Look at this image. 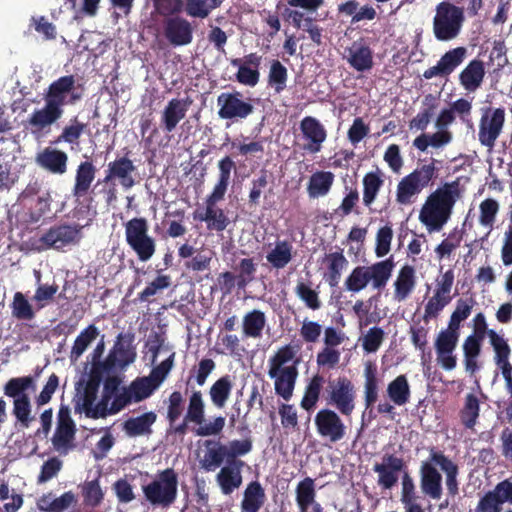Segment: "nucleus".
<instances>
[{
  "mask_svg": "<svg viewBox=\"0 0 512 512\" xmlns=\"http://www.w3.org/2000/svg\"><path fill=\"white\" fill-rule=\"evenodd\" d=\"M82 98L75 90L73 75L61 76L53 81L43 94L44 106L35 109L28 118L32 132H41L56 123L64 114L66 105H74Z\"/></svg>",
  "mask_w": 512,
  "mask_h": 512,
  "instance_id": "obj_1",
  "label": "nucleus"
},
{
  "mask_svg": "<svg viewBox=\"0 0 512 512\" xmlns=\"http://www.w3.org/2000/svg\"><path fill=\"white\" fill-rule=\"evenodd\" d=\"M460 194V184L456 180L445 183L429 195L419 215L420 221L429 231H437L443 227L448 221Z\"/></svg>",
  "mask_w": 512,
  "mask_h": 512,
  "instance_id": "obj_2",
  "label": "nucleus"
},
{
  "mask_svg": "<svg viewBox=\"0 0 512 512\" xmlns=\"http://www.w3.org/2000/svg\"><path fill=\"white\" fill-rule=\"evenodd\" d=\"M395 263L392 257L376 262L370 266H356L344 282L345 289L357 293L371 282L372 288L382 290L387 285Z\"/></svg>",
  "mask_w": 512,
  "mask_h": 512,
  "instance_id": "obj_3",
  "label": "nucleus"
},
{
  "mask_svg": "<svg viewBox=\"0 0 512 512\" xmlns=\"http://www.w3.org/2000/svg\"><path fill=\"white\" fill-rule=\"evenodd\" d=\"M35 388L36 382L31 375L10 378L3 386L4 395L13 399L12 414L23 429L29 428L35 419L28 394Z\"/></svg>",
  "mask_w": 512,
  "mask_h": 512,
  "instance_id": "obj_4",
  "label": "nucleus"
},
{
  "mask_svg": "<svg viewBox=\"0 0 512 512\" xmlns=\"http://www.w3.org/2000/svg\"><path fill=\"white\" fill-rule=\"evenodd\" d=\"M146 501L154 506L169 508L178 495V475L172 468H166L157 474L150 483L142 486Z\"/></svg>",
  "mask_w": 512,
  "mask_h": 512,
  "instance_id": "obj_5",
  "label": "nucleus"
},
{
  "mask_svg": "<svg viewBox=\"0 0 512 512\" xmlns=\"http://www.w3.org/2000/svg\"><path fill=\"white\" fill-rule=\"evenodd\" d=\"M125 240L141 262H148L156 252V240L149 234L144 217H134L124 224Z\"/></svg>",
  "mask_w": 512,
  "mask_h": 512,
  "instance_id": "obj_6",
  "label": "nucleus"
},
{
  "mask_svg": "<svg viewBox=\"0 0 512 512\" xmlns=\"http://www.w3.org/2000/svg\"><path fill=\"white\" fill-rule=\"evenodd\" d=\"M436 14L433 19V33L439 41L455 39L464 22L463 7L442 1L436 6Z\"/></svg>",
  "mask_w": 512,
  "mask_h": 512,
  "instance_id": "obj_7",
  "label": "nucleus"
},
{
  "mask_svg": "<svg viewBox=\"0 0 512 512\" xmlns=\"http://www.w3.org/2000/svg\"><path fill=\"white\" fill-rule=\"evenodd\" d=\"M205 402L200 390L193 391L188 399V407L185 414L186 421L197 426L194 433L200 437L216 436L222 433L226 419L223 416H217L212 421L207 422L205 418Z\"/></svg>",
  "mask_w": 512,
  "mask_h": 512,
  "instance_id": "obj_8",
  "label": "nucleus"
},
{
  "mask_svg": "<svg viewBox=\"0 0 512 512\" xmlns=\"http://www.w3.org/2000/svg\"><path fill=\"white\" fill-rule=\"evenodd\" d=\"M217 107L218 117L232 123L244 121L255 111L253 100L238 90L220 93L217 96Z\"/></svg>",
  "mask_w": 512,
  "mask_h": 512,
  "instance_id": "obj_9",
  "label": "nucleus"
},
{
  "mask_svg": "<svg viewBox=\"0 0 512 512\" xmlns=\"http://www.w3.org/2000/svg\"><path fill=\"white\" fill-rule=\"evenodd\" d=\"M325 400L344 417H351L356 407V390L352 381L343 376L329 382Z\"/></svg>",
  "mask_w": 512,
  "mask_h": 512,
  "instance_id": "obj_10",
  "label": "nucleus"
},
{
  "mask_svg": "<svg viewBox=\"0 0 512 512\" xmlns=\"http://www.w3.org/2000/svg\"><path fill=\"white\" fill-rule=\"evenodd\" d=\"M82 226L79 224H58L43 233L38 242L40 249L62 250L67 246L78 244L82 238Z\"/></svg>",
  "mask_w": 512,
  "mask_h": 512,
  "instance_id": "obj_11",
  "label": "nucleus"
},
{
  "mask_svg": "<svg viewBox=\"0 0 512 512\" xmlns=\"http://www.w3.org/2000/svg\"><path fill=\"white\" fill-rule=\"evenodd\" d=\"M435 174L434 164L423 165L403 177L397 186L396 200L400 204L412 203V197L419 194L432 180Z\"/></svg>",
  "mask_w": 512,
  "mask_h": 512,
  "instance_id": "obj_12",
  "label": "nucleus"
},
{
  "mask_svg": "<svg viewBox=\"0 0 512 512\" xmlns=\"http://www.w3.org/2000/svg\"><path fill=\"white\" fill-rule=\"evenodd\" d=\"M454 284V272L448 269L436 279V288L434 295L428 300L425 306L424 320L428 322L430 318H435L448 305L453 296L451 294Z\"/></svg>",
  "mask_w": 512,
  "mask_h": 512,
  "instance_id": "obj_13",
  "label": "nucleus"
},
{
  "mask_svg": "<svg viewBox=\"0 0 512 512\" xmlns=\"http://www.w3.org/2000/svg\"><path fill=\"white\" fill-rule=\"evenodd\" d=\"M341 414L330 408L320 409L315 417L314 424L318 435L332 443L344 439L347 427L342 421Z\"/></svg>",
  "mask_w": 512,
  "mask_h": 512,
  "instance_id": "obj_14",
  "label": "nucleus"
},
{
  "mask_svg": "<svg viewBox=\"0 0 512 512\" xmlns=\"http://www.w3.org/2000/svg\"><path fill=\"white\" fill-rule=\"evenodd\" d=\"M373 471L378 475V486L384 490H390L398 483L400 474L407 471V466L402 457L385 453L381 462L373 465Z\"/></svg>",
  "mask_w": 512,
  "mask_h": 512,
  "instance_id": "obj_15",
  "label": "nucleus"
},
{
  "mask_svg": "<svg viewBox=\"0 0 512 512\" xmlns=\"http://www.w3.org/2000/svg\"><path fill=\"white\" fill-rule=\"evenodd\" d=\"M137 167L134 162L126 155L116 157L113 161L107 164V168L104 171L103 179L97 181V185L100 182L116 181L124 189L129 190L136 185L135 175Z\"/></svg>",
  "mask_w": 512,
  "mask_h": 512,
  "instance_id": "obj_16",
  "label": "nucleus"
},
{
  "mask_svg": "<svg viewBox=\"0 0 512 512\" xmlns=\"http://www.w3.org/2000/svg\"><path fill=\"white\" fill-rule=\"evenodd\" d=\"M163 35L174 47L186 46L193 40V27L182 16L164 18Z\"/></svg>",
  "mask_w": 512,
  "mask_h": 512,
  "instance_id": "obj_17",
  "label": "nucleus"
},
{
  "mask_svg": "<svg viewBox=\"0 0 512 512\" xmlns=\"http://www.w3.org/2000/svg\"><path fill=\"white\" fill-rule=\"evenodd\" d=\"M261 61L262 56L256 52L249 53L243 58L231 59V65L238 68L235 74L236 81L244 86L255 87L260 80Z\"/></svg>",
  "mask_w": 512,
  "mask_h": 512,
  "instance_id": "obj_18",
  "label": "nucleus"
},
{
  "mask_svg": "<svg viewBox=\"0 0 512 512\" xmlns=\"http://www.w3.org/2000/svg\"><path fill=\"white\" fill-rule=\"evenodd\" d=\"M102 380L89 372L88 379H81L75 385V410L85 414L95 403Z\"/></svg>",
  "mask_w": 512,
  "mask_h": 512,
  "instance_id": "obj_19",
  "label": "nucleus"
},
{
  "mask_svg": "<svg viewBox=\"0 0 512 512\" xmlns=\"http://www.w3.org/2000/svg\"><path fill=\"white\" fill-rule=\"evenodd\" d=\"M435 466L436 464L430 458L421 463L420 487L424 495L433 500H439L442 497V475Z\"/></svg>",
  "mask_w": 512,
  "mask_h": 512,
  "instance_id": "obj_20",
  "label": "nucleus"
},
{
  "mask_svg": "<svg viewBox=\"0 0 512 512\" xmlns=\"http://www.w3.org/2000/svg\"><path fill=\"white\" fill-rule=\"evenodd\" d=\"M324 4V0H287V7L284 8L282 16L285 21H289L293 26L297 25V19L294 15H300V23L308 21V18L316 19L317 12Z\"/></svg>",
  "mask_w": 512,
  "mask_h": 512,
  "instance_id": "obj_21",
  "label": "nucleus"
},
{
  "mask_svg": "<svg viewBox=\"0 0 512 512\" xmlns=\"http://www.w3.org/2000/svg\"><path fill=\"white\" fill-rule=\"evenodd\" d=\"M300 130L308 141L303 149L313 154L320 152L327 138V131L320 121L312 116H306L300 122Z\"/></svg>",
  "mask_w": 512,
  "mask_h": 512,
  "instance_id": "obj_22",
  "label": "nucleus"
},
{
  "mask_svg": "<svg viewBox=\"0 0 512 512\" xmlns=\"http://www.w3.org/2000/svg\"><path fill=\"white\" fill-rule=\"evenodd\" d=\"M505 121L504 108H488L482 116V145L493 147Z\"/></svg>",
  "mask_w": 512,
  "mask_h": 512,
  "instance_id": "obj_23",
  "label": "nucleus"
},
{
  "mask_svg": "<svg viewBox=\"0 0 512 512\" xmlns=\"http://www.w3.org/2000/svg\"><path fill=\"white\" fill-rule=\"evenodd\" d=\"M97 168L91 159L81 161L75 170L72 195L76 200L86 197L96 178Z\"/></svg>",
  "mask_w": 512,
  "mask_h": 512,
  "instance_id": "obj_24",
  "label": "nucleus"
},
{
  "mask_svg": "<svg viewBox=\"0 0 512 512\" xmlns=\"http://www.w3.org/2000/svg\"><path fill=\"white\" fill-rule=\"evenodd\" d=\"M346 60L351 68L357 72H366L373 68V51L364 41L359 39L354 41L350 47L346 49Z\"/></svg>",
  "mask_w": 512,
  "mask_h": 512,
  "instance_id": "obj_25",
  "label": "nucleus"
},
{
  "mask_svg": "<svg viewBox=\"0 0 512 512\" xmlns=\"http://www.w3.org/2000/svg\"><path fill=\"white\" fill-rule=\"evenodd\" d=\"M466 49L457 47L446 52L438 61L437 65L426 69L424 78L432 79L436 76H448L460 65L465 57Z\"/></svg>",
  "mask_w": 512,
  "mask_h": 512,
  "instance_id": "obj_26",
  "label": "nucleus"
},
{
  "mask_svg": "<svg viewBox=\"0 0 512 512\" xmlns=\"http://www.w3.org/2000/svg\"><path fill=\"white\" fill-rule=\"evenodd\" d=\"M473 334L469 336L463 345L465 370L470 376H474L478 370L477 357L480 354V313L474 318Z\"/></svg>",
  "mask_w": 512,
  "mask_h": 512,
  "instance_id": "obj_27",
  "label": "nucleus"
},
{
  "mask_svg": "<svg viewBox=\"0 0 512 512\" xmlns=\"http://www.w3.org/2000/svg\"><path fill=\"white\" fill-rule=\"evenodd\" d=\"M36 162L50 173L62 175L67 171L68 155L60 149L46 147L37 154Z\"/></svg>",
  "mask_w": 512,
  "mask_h": 512,
  "instance_id": "obj_28",
  "label": "nucleus"
},
{
  "mask_svg": "<svg viewBox=\"0 0 512 512\" xmlns=\"http://www.w3.org/2000/svg\"><path fill=\"white\" fill-rule=\"evenodd\" d=\"M317 491L315 480L311 477H305L298 482L295 488V502L299 512L322 506L317 500Z\"/></svg>",
  "mask_w": 512,
  "mask_h": 512,
  "instance_id": "obj_29",
  "label": "nucleus"
},
{
  "mask_svg": "<svg viewBox=\"0 0 512 512\" xmlns=\"http://www.w3.org/2000/svg\"><path fill=\"white\" fill-rule=\"evenodd\" d=\"M237 463H228L221 467L216 475V481L224 495H230L242 484V468Z\"/></svg>",
  "mask_w": 512,
  "mask_h": 512,
  "instance_id": "obj_30",
  "label": "nucleus"
},
{
  "mask_svg": "<svg viewBox=\"0 0 512 512\" xmlns=\"http://www.w3.org/2000/svg\"><path fill=\"white\" fill-rule=\"evenodd\" d=\"M188 105L180 99L173 98L165 106L161 115V127L164 132L171 133L186 116Z\"/></svg>",
  "mask_w": 512,
  "mask_h": 512,
  "instance_id": "obj_31",
  "label": "nucleus"
},
{
  "mask_svg": "<svg viewBox=\"0 0 512 512\" xmlns=\"http://www.w3.org/2000/svg\"><path fill=\"white\" fill-rule=\"evenodd\" d=\"M324 261L327 264V270L323 275V279L331 288H335L339 285L342 272L346 269L349 262L344 256L342 249L326 254Z\"/></svg>",
  "mask_w": 512,
  "mask_h": 512,
  "instance_id": "obj_32",
  "label": "nucleus"
},
{
  "mask_svg": "<svg viewBox=\"0 0 512 512\" xmlns=\"http://www.w3.org/2000/svg\"><path fill=\"white\" fill-rule=\"evenodd\" d=\"M205 446L207 450L205 451L203 457L199 460L201 469L206 472H212L219 468L224 461L227 463L225 444L212 440H206Z\"/></svg>",
  "mask_w": 512,
  "mask_h": 512,
  "instance_id": "obj_33",
  "label": "nucleus"
},
{
  "mask_svg": "<svg viewBox=\"0 0 512 512\" xmlns=\"http://www.w3.org/2000/svg\"><path fill=\"white\" fill-rule=\"evenodd\" d=\"M297 376L298 370L296 365H291L283 369V371L277 372L276 376L269 377L275 380V393L285 401H289L293 396Z\"/></svg>",
  "mask_w": 512,
  "mask_h": 512,
  "instance_id": "obj_34",
  "label": "nucleus"
},
{
  "mask_svg": "<svg viewBox=\"0 0 512 512\" xmlns=\"http://www.w3.org/2000/svg\"><path fill=\"white\" fill-rule=\"evenodd\" d=\"M267 500L265 489L259 481L247 484L241 501L242 512H259Z\"/></svg>",
  "mask_w": 512,
  "mask_h": 512,
  "instance_id": "obj_35",
  "label": "nucleus"
},
{
  "mask_svg": "<svg viewBox=\"0 0 512 512\" xmlns=\"http://www.w3.org/2000/svg\"><path fill=\"white\" fill-rule=\"evenodd\" d=\"M430 459L446 474L447 489L450 495L454 496L458 492L457 465L446 455H444L442 451H436L434 449H431L430 451Z\"/></svg>",
  "mask_w": 512,
  "mask_h": 512,
  "instance_id": "obj_36",
  "label": "nucleus"
},
{
  "mask_svg": "<svg viewBox=\"0 0 512 512\" xmlns=\"http://www.w3.org/2000/svg\"><path fill=\"white\" fill-rule=\"evenodd\" d=\"M335 180V175L331 171H316L314 172L307 184L308 196L312 199L326 196Z\"/></svg>",
  "mask_w": 512,
  "mask_h": 512,
  "instance_id": "obj_37",
  "label": "nucleus"
},
{
  "mask_svg": "<svg viewBox=\"0 0 512 512\" xmlns=\"http://www.w3.org/2000/svg\"><path fill=\"white\" fill-rule=\"evenodd\" d=\"M505 502L512 503V481L509 479L499 482L493 491L482 497V511L497 508Z\"/></svg>",
  "mask_w": 512,
  "mask_h": 512,
  "instance_id": "obj_38",
  "label": "nucleus"
},
{
  "mask_svg": "<svg viewBox=\"0 0 512 512\" xmlns=\"http://www.w3.org/2000/svg\"><path fill=\"white\" fill-rule=\"evenodd\" d=\"M416 285L415 269L413 266L404 265L394 282V299L404 301L414 290Z\"/></svg>",
  "mask_w": 512,
  "mask_h": 512,
  "instance_id": "obj_39",
  "label": "nucleus"
},
{
  "mask_svg": "<svg viewBox=\"0 0 512 512\" xmlns=\"http://www.w3.org/2000/svg\"><path fill=\"white\" fill-rule=\"evenodd\" d=\"M194 219L207 223V229L210 231L222 232L230 223L224 210L217 208L216 204H206L205 213L194 214Z\"/></svg>",
  "mask_w": 512,
  "mask_h": 512,
  "instance_id": "obj_40",
  "label": "nucleus"
},
{
  "mask_svg": "<svg viewBox=\"0 0 512 512\" xmlns=\"http://www.w3.org/2000/svg\"><path fill=\"white\" fill-rule=\"evenodd\" d=\"M155 412H146L138 417H131L123 423V430L130 437L150 434L151 426L156 422Z\"/></svg>",
  "mask_w": 512,
  "mask_h": 512,
  "instance_id": "obj_41",
  "label": "nucleus"
},
{
  "mask_svg": "<svg viewBox=\"0 0 512 512\" xmlns=\"http://www.w3.org/2000/svg\"><path fill=\"white\" fill-rule=\"evenodd\" d=\"M383 173L377 169L374 172H368L364 175L363 183V197L362 201L365 207L371 211V205L375 202L377 195L384 185Z\"/></svg>",
  "mask_w": 512,
  "mask_h": 512,
  "instance_id": "obj_42",
  "label": "nucleus"
},
{
  "mask_svg": "<svg viewBox=\"0 0 512 512\" xmlns=\"http://www.w3.org/2000/svg\"><path fill=\"white\" fill-rule=\"evenodd\" d=\"M266 322V316L263 311L254 309L247 312L242 319L243 335L247 338H261Z\"/></svg>",
  "mask_w": 512,
  "mask_h": 512,
  "instance_id": "obj_43",
  "label": "nucleus"
},
{
  "mask_svg": "<svg viewBox=\"0 0 512 512\" xmlns=\"http://www.w3.org/2000/svg\"><path fill=\"white\" fill-rule=\"evenodd\" d=\"M338 12L346 16H351V24L358 23L363 20L372 21L376 18V9L371 5L359 7L356 0H348L338 6Z\"/></svg>",
  "mask_w": 512,
  "mask_h": 512,
  "instance_id": "obj_44",
  "label": "nucleus"
},
{
  "mask_svg": "<svg viewBox=\"0 0 512 512\" xmlns=\"http://www.w3.org/2000/svg\"><path fill=\"white\" fill-rule=\"evenodd\" d=\"M389 399L397 406H404L410 401L411 390L406 375H398L387 386Z\"/></svg>",
  "mask_w": 512,
  "mask_h": 512,
  "instance_id": "obj_45",
  "label": "nucleus"
},
{
  "mask_svg": "<svg viewBox=\"0 0 512 512\" xmlns=\"http://www.w3.org/2000/svg\"><path fill=\"white\" fill-rule=\"evenodd\" d=\"M233 382L230 375L217 379L209 389L211 403L218 409H223L231 395Z\"/></svg>",
  "mask_w": 512,
  "mask_h": 512,
  "instance_id": "obj_46",
  "label": "nucleus"
},
{
  "mask_svg": "<svg viewBox=\"0 0 512 512\" xmlns=\"http://www.w3.org/2000/svg\"><path fill=\"white\" fill-rule=\"evenodd\" d=\"M325 380L320 374L312 376L305 386L304 395L301 399L300 406L307 412L313 411L320 399V394Z\"/></svg>",
  "mask_w": 512,
  "mask_h": 512,
  "instance_id": "obj_47",
  "label": "nucleus"
},
{
  "mask_svg": "<svg viewBox=\"0 0 512 512\" xmlns=\"http://www.w3.org/2000/svg\"><path fill=\"white\" fill-rule=\"evenodd\" d=\"M364 377V404L365 408L369 409L378 399L377 367L374 363H366Z\"/></svg>",
  "mask_w": 512,
  "mask_h": 512,
  "instance_id": "obj_48",
  "label": "nucleus"
},
{
  "mask_svg": "<svg viewBox=\"0 0 512 512\" xmlns=\"http://www.w3.org/2000/svg\"><path fill=\"white\" fill-rule=\"evenodd\" d=\"M184 11L191 18L205 19L225 0H183Z\"/></svg>",
  "mask_w": 512,
  "mask_h": 512,
  "instance_id": "obj_49",
  "label": "nucleus"
},
{
  "mask_svg": "<svg viewBox=\"0 0 512 512\" xmlns=\"http://www.w3.org/2000/svg\"><path fill=\"white\" fill-rule=\"evenodd\" d=\"M293 246L290 242L283 240L276 242L275 247L266 255L267 261L273 268L282 269L292 260Z\"/></svg>",
  "mask_w": 512,
  "mask_h": 512,
  "instance_id": "obj_50",
  "label": "nucleus"
},
{
  "mask_svg": "<svg viewBox=\"0 0 512 512\" xmlns=\"http://www.w3.org/2000/svg\"><path fill=\"white\" fill-rule=\"evenodd\" d=\"M296 353V349L291 344L280 347L268 360V375L276 376L277 372L283 371L287 367L285 365L295 358Z\"/></svg>",
  "mask_w": 512,
  "mask_h": 512,
  "instance_id": "obj_51",
  "label": "nucleus"
},
{
  "mask_svg": "<svg viewBox=\"0 0 512 512\" xmlns=\"http://www.w3.org/2000/svg\"><path fill=\"white\" fill-rule=\"evenodd\" d=\"M485 337L489 339V343L495 352V360L509 358L511 350L507 341L495 330L487 328L485 318L482 315V340Z\"/></svg>",
  "mask_w": 512,
  "mask_h": 512,
  "instance_id": "obj_52",
  "label": "nucleus"
},
{
  "mask_svg": "<svg viewBox=\"0 0 512 512\" xmlns=\"http://www.w3.org/2000/svg\"><path fill=\"white\" fill-rule=\"evenodd\" d=\"M459 80L465 90L474 92L480 87V59L476 57L460 73Z\"/></svg>",
  "mask_w": 512,
  "mask_h": 512,
  "instance_id": "obj_53",
  "label": "nucleus"
},
{
  "mask_svg": "<svg viewBox=\"0 0 512 512\" xmlns=\"http://www.w3.org/2000/svg\"><path fill=\"white\" fill-rule=\"evenodd\" d=\"M253 448V443L250 438L242 439V440H232L226 445V456L228 463H237L236 465L244 466V461L238 459L241 456H244L251 452Z\"/></svg>",
  "mask_w": 512,
  "mask_h": 512,
  "instance_id": "obj_54",
  "label": "nucleus"
},
{
  "mask_svg": "<svg viewBox=\"0 0 512 512\" xmlns=\"http://www.w3.org/2000/svg\"><path fill=\"white\" fill-rule=\"evenodd\" d=\"M480 402L478 398L470 393L466 396L463 408L460 410L461 423L467 429H473L479 416Z\"/></svg>",
  "mask_w": 512,
  "mask_h": 512,
  "instance_id": "obj_55",
  "label": "nucleus"
},
{
  "mask_svg": "<svg viewBox=\"0 0 512 512\" xmlns=\"http://www.w3.org/2000/svg\"><path fill=\"white\" fill-rule=\"evenodd\" d=\"M287 79V68L279 60H273L268 73V85L276 93H281L286 88Z\"/></svg>",
  "mask_w": 512,
  "mask_h": 512,
  "instance_id": "obj_56",
  "label": "nucleus"
},
{
  "mask_svg": "<svg viewBox=\"0 0 512 512\" xmlns=\"http://www.w3.org/2000/svg\"><path fill=\"white\" fill-rule=\"evenodd\" d=\"M86 127L87 125L80 122L76 116L73 117L70 120V124L63 128L55 143L65 142L70 145H78L79 139L84 133Z\"/></svg>",
  "mask_w": 512,
  "mask_h": 512,
  "instance_id": "obj_57",
  "label": "nucleus"
},
{
  "mask_svg": "<svg viewBox=\"0 0 512 512\" xmlns=\"http://www.w3.org/2000/svg\"><path fill=\"white\" fill-rule=\"evenodd\" d=\"M99 332L95 325L91 324L86 327L80 334L76 337L74 344L71 349V357L78 359L87 347L94 341Z\"/></svg>",
  "mask_w": 512,
  "mask_h": 512,
  "instance_id": "obj_58",
  "label": "nucleus"
},
{
  "mask_svg": "<svg viewBox=\"0 0 512 512\" xmlns=\"http://www.w3.org/2000/svg\"><path fill=\"white\" fill-rule=\"evenodd\" d=\"M424 105L426 106L423 111L419 112L410 122L411 128L418 130H425L430 123L431 117L437 108L436 98L432 94H428L424 98Z\"/></svg>",
  "mask_w": 512,
  "mask_h": 512,
  "instance_id": "obj_59",
  "label": "nucleus"
},
{
  "mask_svg": "<svg viewBox=\"0 0 512 512\" xmlns=\"http://www.w3.org/2000/svg\"><path fill=\"white\" fill-rule=\"evenodd\" d=\"M134 402H140L152 395L157 386L153 383V379L149 377H139L131 382L128 386Z\"/></svg>",
  "mask_w": 512,
  "mask_h": 512,
  "instance_id": "obj_60",
  "label": "nucleus"
},
{
  "mask_svg": "<svg viewBox=\"0 0 512 512\" xmlns=\"http://www.w3.org/2000/svg\"><path fill=\"white\" fill-rule=\"evenodd\" d=\"M12 315L18 320L30 321L35 317L32 305L21 292H16L11 304Z\"/></svg>",
  "mask_w": 512,
  "mask_h": 512,
  "instance_id": "obj_61",
  "label": "nucleus"
},
{
  "mask_svg": "<svg viewBox=\"0 0 512 512\" xmlns=\"http://www.w3.org/2000/svg\"><path fill=\"white\" fill-rule=\"evenodd\" d=\"M216 364L211 358H203L198 362L197 366H194L190 370V375L187 379L186 384L189 385L191 380L194 378L199 386H203L206 383L208 376L215 369Z\"/></svg>",
  "mask_w": 512,
  "mask_h": 512,
  "instance_id": "obj_62",
  "label": "nucleus"
},
{
  "mask_svg": "<svg viewBox=\"0 0 512 512\" xmlns=\"http://www.w3.org/2000/svg\"><path fill=\"white\" fill-rule=\"evenodd\" d=\"M166 419L168 423L177 422L183 414L185 399L180 391H173L167 399Z\"/></svg>",
  "mask_w": 512,
  "mask_h": 512,
  "instance_id": "obj_63",
  "label": "nucleus"
},
{
  "mask_svg": "<svg viewBox=\"0 0 512 512\" xmlns=\"http://www.w3.org/2000/svg\"><path fill=\"white\" fill-rule=\"evenodd\" d=\"M295 293L305 303L307 308L311 310L321 308L318 292L312 289L309 284L299 281L295 287Z\"/></svg>",
  "mask_w": 512,
  "mask_h": 512,
  "instance_id": "obj_64",
  "label": "nucleus"
}]
</instances>
